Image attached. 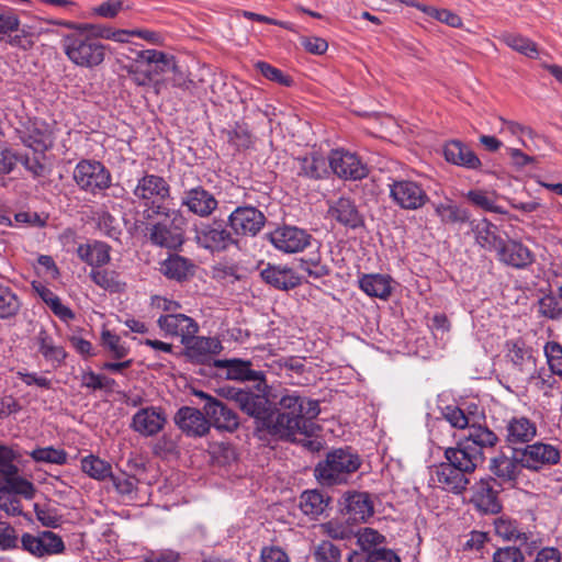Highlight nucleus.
Listing matches in <instances>:
<instances>
[{
  "label": "nucleus",
  "mask_w": 562,
  "mask_h": 562,
  "mask_svg": "<svg viewBox=\"0 0 562 562\" xmlns=\"http://www.w3.org/2000/svg\"><path fill=\"white\" fill-rule=\"evenodd\" d=\"M21 139L35 151H44L53 145L52 127L46 122L35 119L25 126Z\"/></svg>",
  "instance_id": "obj_26"
},
{
  "label": "nucleus",
  "mask_w": 562,
  "mask_h": 562,
  "mask_svg": "<svg viewBox=\"0 0 562 562\" xmlns=\"http://www.w3.org/2000/svg\"><path fill=\"white\" fill-rule=\"evenodd\" d=\"M2 486H5L9 492L20 494L27 499L33 498L35 493L34 485L26 479L20 476L19 472L5 480Z\"/></svg>",
  "instance_id": "obj_52"
},
{
  "label": "nucleus",
  "mask_w": 562,
  "mask_h": 562,
  "mask_svg": "<svg viewBox=\"0 0 562 562\" xmlns=\"http://www.w3.org/2000/svg\"><path fill=\"white\" fill-rule=\"evenodd\" d=\"M496 256L498 261L516 269H525L535 261L532 251L521 241L515 239L503 240Z\"/></svg>",
  "instance_id": "obj_20"
},
{
  "label": "nucleus",
  "mask_w": 562,
  "mask_h": 562,
  "mask_svg": "<svg viewBox=\"0 0 562 562\" xmlns=\"http://www.w3.org/2000/svg\"><path fill=\"white\" fill-rule=\"evenodd\" d=\"M90 278L97 285L110 292H121L125 288V283L120 281L115 271L92 269Z\"/></svg>",
  "instance_id": "obj_45"
},
{
  "label": "nucleus",
  "mask_w": 562,
  "mask_h": 562,
  "mask_svg": "<svg viewBox=\"0 0 562 562\" xmlns=\"http://www.w3.org/2000/svg\"><path fill=\"white\" fill-rule=\"evenodd\" d=\"M279 408L270 411L268 435L293 441L296 435L312 436V420L321 413L319 403L301 396L297 392H286L278 401Z\"/></svg>",
  "instance_id": "obj_1"
},
{
  "label": "nucleus",
  "mask_w": 562,
  "mask_h": 562,
  "mask_svg": "<svg viewBox=\"0 0 562 562\" xmlns=\"http://www.w3.org/2000/svg\"><path fill=\"white\" fill-rule=\"evenodd\" d=\"M36 291L41 299L49 306L52 312L59 317L61 321L67 322L75 318L74 312L66 305H64L60 299L48 288L40 286Z\"/></svg>",
  "instance_id": "obj_42"
},
{
  "label": "nucleus",
  "mask_w": 562,
  "mask_h": 562,
  "mask_svg": "<svg viewBox=\"0 0 562 562\" xmlns=\"http://www.w3.org/2000/svg\"><path fill=\"white\" fill-rule=\"evenodd\" d=\"M498 440L492 429L474 420L457 446L448 448V453L457 464L475 470L485 459L484 451L494 448Z\"/></svg>",
  "instance_id": "obj_3"
},
{
  "label": "nucleus",
  "mask_w": 562,
  "mask_h": 562,
  "mask_svg": "<svg viewBox=\"0 0 562 562\" xmlns=\"http://www.w3.org/2000/svg\"><path fill=\"white\" fill-rule=\"evenodd\" d=\"M187 356L194 362L204 363L223 349L221 341L214 337L193 336L188 345H184Z\"/></svg>",
  "instance_id": "obj_31"
},
{
  "label": "nucleus",
  "mask_w": 562,
  "mask_h": 562,
  "mask_svg": "<svg viewBox=\"0 0 562 562\" xmlns=\"http://www.w3.org/2000/svg\"><path fill=\"white\" fill-rule=\"evenodd\" d=\"M66 26L72 30L61 38V49L76 66L93 69L102 65L108 54L106 46L100 37H109L94 24L69 22Z\"/></svg>",
  "instance_id": "obj_2"
},
{
  "label": "nucleus",
  "mask_w": 562,
  "mask_h": 562,
  "mask_svg": "<svg viewBox=\"0 0 562 562\" xmlns=\"http://www.w3.org/2000/svg\"><path fill=\"white\" fill-rule=\"evenodd\" d=\"M538 313L548 319L562 318V302L557 292H550L538 301Z\"/></svg>",
  "instance_id": "obj_47"
},
{
  "label": "nucleus",
  "mask_w": 562,
  "mask_h": 562,
  "mask_svg": "<svg viewBox=\"0 0 562 562\" xmlns=\"http://www.w3.org/2000/svg\"><path fill=\"white\" fill-rule=\"evenodd\" d=\"M21 307L16 293L3 283H0V318L7 319L15 316Z\"/></svg>",
  "instance_id": "obj_44"
},
{
  "label": "nucleus",
  "mask_w": 562,
  "mask_h": 562,
  "mask_svg": "<svg viewBox=\"0 0 562 562\" xmlns=\"http://www.w3.org/2000/svg\"><path fill=\"white\" fill-rule=\"evenodd\" d=\"M494 529L496 535L505 540H517L521 537L517 522L507 517L496 518L494 521Z\"/></svg>",
  "instance_id": "obj_53"
},
{
  "label": "nucleus",
  "mask_w": 562,
  "mask_h": 562,
  "mask_svg": "<svg viewBox=\"0 0 562 562\" xmlns=\"http://www.w3.org/2000/svg\"><path fill=\"white\" fill-rule=\"evenodd\" d=\"M19 548L35 558L59 554L65 551V543L57 533L43 530L37 533L23 532Z\"/></svg>",
  "instance_id": "obj_8"
},
{
  "label": "nucleus",
  "mask_w": 562,
  "mask_h": 562,
  "mask_svg": "<svg viewBox=\"0 0 562 562\" xmlns=\"http://www.w3.org/2000/svg\"><path fill=\"white\" fill-rule=\"evenodd\" d=\"M359 286L369 296L382 300L392 293L391 278L384 274H364L359 280Z\"/></svg>",
  "instance_id": "obj_36"
},
{
  "label": "nucleus",
  "mask_w": 562,
  "mask_h": 562,
  "mask_svg": "<svg viewBox=\"0 0 562 562\" xmlns=\"http://www.w3.org/2000/svg\"><path fill=\"white\" fill-rule=\"evenodd\" d=\"M160 272L168 279L187 280L194 273V265L187 258L171 255L160 266Z\"/></svg>",
  "instance_id": "obj_35"
},
{
  "label": "nucleus",
  "mask_w": 562,
  "mask_h": 562,
  "mask_svg": "<svg viewBox=\"0 0 562 562\" xmlns=\"http://www.w3.org/2000/svg\"><path fill=\"white\" fill-rule=\"evenodd\" d=\"M493 479H482L473 486L471 502L482 513L497 514L502 509L497 492L493 487Z\"/></svg>",
  "instance_id": "obj_25"
},
{
  "label": "nucleus",
  "mask_w": 562,
  "mask_h": 562,
  "mask_svg": "<svg viewBox=\"0 0 562 562\" xmlns=\"http://www.w3.org/2000/svg\"><path fill=\"white\" fill-rule=\"evenodd\" d=\"M518 456V448H514L513 457L499 454L491 460V472L505 482L516 481L520 474V461Z\"/></svg>",
  "instance_id": "obj_33"
},
{
  "label": "nucleus",
  "mask_w": 562,
  "mask_h": 562,
  "mask_svg": "<svg viewBox=\"0 0 562 562\" xmlns=\"http://www.w3.org/2000/svg\"><path fill=\"white\" fill-rule=\"evenodd\" d=\"M537 435V427L527 417H513L506 425V442L515 448L531 441Z\"/></svg>",
  "instance_id": "obj_32"
},
{
  "label": "nucleus",
  "mask_w": 562,
  "mask_h": 562,
  "mask_svg": "<svg viewBox=\"0 0 562 562\" xmlns=\"http://www.w3.org/2000/svg\"><path fill=\"white\" fill-rule=\"evenodd\" d=\"M101 338L103 346L112 352L115 359H122L128 353V348L121 338L110 330H103Z\"/></svg>",
  "instance_id": "obj_57"
},
{
  "label": "nucleus",
  "mask_w": 562,
  "mask_h": 562,
  "mask_svg": "<svg viewBox=\"0 0 562 562\" xmlns=\"http://www.w3.org/2000/svg\"><path fill=\"white\" fill-rule=\"evenodd\" d=\"M133 193L138 200L144 201L145 205L156 207L170 196V186L160 176L145 175L138 180Z\"/></svg>",
  "instance_id": "obj_15"
},
{
  "label": "nucleus",
  "mask_w": 562,
  "mask_h": 562,
  "mask_svg": "<svg viewBox=\"0 0 562 562\" xmlns=\"http://www.w3.org/2000/svg\"><path fill=\"white\" fill-rule=\"evenodd\" d=\"M145 213H147L146 218L151 217L150 213L165 216L149 229V239L154 245L176 249L183 244L186 220L179 211L167 210L162 205H157L145 211Z\"/></svg>",
  "instance_id": "obj_5"
},
{
  "label": "nucleus",
  "mask_w": 562,
  "mask_h": 562,
  "mask_svg": "<svg viewBox=\"0 0 562 562\" xmlns=\"http://www.w3.org/2000/svg\"><path fill=\"white\" fill-rule=\"evenodd\" d=\"M328 215L339 224L356 229L363 226L364 221L353 201L348 198H339L329 203Z\"/></svg>",
  "instance_id": "obj_28"
},
{
  "label": "nucleus",
  "mask_w": 562,
  "mask_h": 562,
  "mask_svg": "<svg viewBox=\"0 0 562 562\" xmlns=\"http://www.w3.org/2000/svg\"><path fill=\"white\" fill-rule=\"evenodd\" d=\"M342 510L352 522H364L374 513L370 495L356 491L344 495Z\"/></svg>",
  "instance_id": "obj_24"
},
{
  "label": "nucleus",
  "mask_w": 562,
  "mask_h": 562,
  "mask_svg": "<svg viewBox=\"0 0 562 562\" xmlns=\"http://www.w3.org/2000/svg\"><path fill=\"white\" fill-rule=\"evenodd\" d=\"M507 357L510 361L517 366L520 370L531 367L535 364L533 358L529 350L520 347L518 344H514L508 350Z\"/></svg>",
  "instance_id": "obj_59"
},
{
  "label": "nucleus",
  "mask_w": 562,
  "mask_h": 562,
  "mask_svg": "<svg viewBox=\"0 0 562 562\" xmlns=\"http://www.w3.org/2000/svg\"><path fill=\"white\" fill-rule=\"evenodd\" d=\"M266 390L252 392L250 389H245L237 406L241 412L255 419L257 430L268 434L271 407L266 396Z\"/></svg>",
  "instance_id": "obj_11"
},
{
  "label": "nucleus",
  "mask_w": 562,
  "mask_h": 562,
  "mask_svg": "<svg viewBox=\"0 0 562 562\" xmlns=\"http://www.w3.org/2000/svg\"><path fill=\"white\" fill-rule=\"evenodd\" d=\"M446 463H440L432 472V480L443 490L461 494L467 490L470 481L467 474L475 470H467L463 465L457 464L448 453V448L445 451Z\"/></svg>",
  "instance_id": "obj_9"
},
{
  "label": "nucleus",
  "mask_w": 562,
  "mask_h": 562,
  "mask_svg": "<svg viewBox=\"0 0 562 562\" xmlns=\"http://www.w3.org/2000/svg\"><path fill=\"white\" fill-rule=\"evenodd\" d=\"M469 226L475 243L487 251H497L503 243L497 226L486 218L470 220Z\"/></svg>",
  "instance_id": "obj_27"
},
{
  "label": "nucleus",
  "mask_w": 562,
  "mask_h": 562,
  "mask_svg": "<svg viewBox=\"0 0 562 562\" xmlns=\"http://www.w3.org/2000/svg\"><path fill=\"white\" fill-rule=\"evenodd\" d=\"M265 224V214L249 205L236 207L228 216L229 227L239 236H256Z\"/></svg>",
  "instance_id": "obj_13"
},
{
  "label": "nucleus",
  "mask_w": 562,
  "mask_h": 562,
  "mask_svg": "<svg viewBox=\"0 0 562 562\" xmlns=\"http://www.w3.org/2000/svg\"><path fill=\"white\" fill-rule=\"evenodd\" d=\"M181 204L200 217H209L218 205L215 196L203 187L184 191Z\"/></svg>",
  "instance_id": "obj_23"
},
{
  "label": "nucleus",
  "mask_w": 562,
  "mask_h": 562,
  "mask_svg": "<svg viewBox=\"0 0 562 562\" xmlns=\"http://www.w3.org/2000/svg\"><path fill=\"white\" fill-rule=\"evenodd\" d=\"M443 155L448 162L467 168L480 169L482 162L476 154L460 140H449L443 146Z\"/></svg>",
  "instance_id": "obj_29"
},
{
  "label": "nucleus",
  "mask_w": 562,
  "mask_h": 562,
  "mask_svg": "<svg viewBox=\"0 0 562 562\" xmlns=\"http://www.w3.org/2000/svg\"><path fill=\"white\" fill-rule=\"evenodd\" d=\"M157 324L165 335L180 337L183 345H188L199 330L198 323L184 314L161 315Z\"/></svg>",
  "instance_id": "obj_19"
},
{
  "label": "nucleus",
  "mask_w": 562,
  "mask_h": 562,
  "mask_svg": "<svg viewBox=\"0 0 562 562\" xmlns=\"http://www.w3.org/2000/svg\"><path fill=\"white\" fill-rule=\"evenodd\" d=\"M194 239L200 247L212 252L224 251L236 244L233 234L220 221L195 227Z\"/></svg>",
  "instance_id": "obj_10"
},
{
  "label": "nucleus",
  "mask_w": 562,
  "mask_h": 562,
  "mask_svg": "<svg viewBox=\"0 0 562 562\" xmlns=\"http://www.w3.org/2000/svg\"><path fill=\"white\" fill-rule=\"evenodd\" d=\"M501 40L508 47L518 52L519 54H522L530 58H536L538 56L537 44L528 37L515 33H504L501 36Z\"/></svg>",
  "instance_id": "obj_43"
},
{
  "label": "nucleus",
  "mask_w": 562,
  "mask_h": 562,
  "mask_svg": "<svg viewBox=\"0 0 562 562\" xmlns=\"http://www.w3.org/2000/svg\"><path fill=\"white\" fill-rule=\"evenodd\" d=\"M299 175L311 178L319 179L327 173V160L317 154L299 157Z\"/></svg>",
  "instance_id": "obj_38"
},
{
  "label": "nucleus",
  "mask_w": 562,
  "mask_h": 562,
  "mask_svg": "<svg viewBox=\"0 0 562 562\" xmlns=\"http://www.w3.org/2000/svg\"><path fill=\"white\" fill-rule=\"evenodd\" d=\"M167 423V416L161 407L147 406L139 408L132 417L130 427L144 437L159 434Z\"/></svg>",
  "instance_id": "obj_17"
},
{
  "label": "nucleus",
  "mask_w": 562,
  "mask_h": 562,
  "mask_svg": "<svg viewBox=\"0 0 562 562\" xmlns=\"http://www.w3.org/2000/svg\"><path fill=\"white\" fill-rule=\"evenodd\" d=\"M214 367L226 369V378L229 380L257 382L256 390L259 392L268 387L265 374L250 369V361L241 359L214 360Z\"/></svg>",
  "instance_id": "obj_21"
},
{
  "label": "nucleus",
  "mask_w": 562,
  "mask_h": 562,
  "mask_svg": "<svg viewBox=\"0 0 562 562\" xmlns=\"http://www.w3.org/2000/svg\"><path fill=\"white\" fill-rule=\"evenodd\" d=\"M520 465L529 470H539L543 465L557 464L560 451L552 445L536 442L518 449Z\"/></svg>",
  "instance_id": "obj_16"
},
{
  "label": "nucleus",
  "mask_w": 562,
  "mask_h": 562,
  "mask_svg": "<svg viewBox=\"0 0 562 562\" xmlns=\"http://www.w3.org/2000/svg\"><path fill=\"white\" fill-rule=\"evenodd\" d=\"M176 425L188 436L202 437L210 430V422L198 408L183 406L175 415Z\"/></svg>",
  "instance_id": "obj_22"
},
{
  "label": "nucleus",
  "mask_w": 562,
  "mask_h": 562,
  "mask_svg": "<svg viewBox=\"0 0 562 562\" xmlns=\"http://www.w3.org/2000/svg\"><path fill=\"white\" fill-rule=\"evenodd\" d=\"M20 538L16 529L8 521L0 520V550L19 549Z\"/></svg>",
  "instance_id": "obj_51"
},
{
  "label": "nucleus",
  "mask_w": 562,
  "mask_h": 562,
  "mask_svg": "<svg viewBox=\"0 0 562 562\" xmlns=\"http://www.w3.org/2000/svg\"><path fill=\"white\" fill-rule=\"evenodd\" d=\"M385 540L384 536L371 528H364L358 533V544L368 553L378 549L376 546Z\"/></svg>",
  "instance_id": "obj_58"
},
{
  "label": "nucleus",
  "mask_w": 562,
  "mask_h": 562,
  "mask_svg": "<svg viewBox=\"0 0 562 562\" xmlns=\"http://www.w3.org/2000/svg\"><path fill=\"white\" fill-rule=\"evenodd\" d=\"M389 188L392 201L405 211L419 210L430 201L425 188L413 180H393Z\"/></svg>",
  "instance_id": "obj_7"
},
{
  "label": "nucleus",
  "mask_w": 562,
  "mask_h": 562,
  "mask_svg": "<svg viewBox=\"0 0 562 562\" xmlns=\"http://www.w3.org/2000/svg\"><path fill=\"white\" fill-rule=\"evenodd\" d=\"M328 164L336 176L346 180H360L369 173L367 165L356 154L342 149L333 150Z\"/></svg>",
  "instance_id": "obj_12"
},
{
  "label": "nucleus",
  "mask_w": 562,
  "mask_h": 562,
  "mask_svg": "<svg viewBox=\"0 0 562 562\" xmlns=\"http://www.w3.org/2000/svg\"><path fill=\"white\" fill-rule=\"evenodd\" d=\"M81 386L92 391L98 390H112L115 381L102 374H97L93 371H86L80 376Z\"/></svg>",
  "instance_id": "obj_50"
},
{
  "label": "nucleus",
  "mask_w": 562,
  "mask_h": 562,
  "mask_svg": "<svg viewBox=\"0 0 562 562\" xmlns=\"http://www.w3.org/2000/svg\"><path fill=\"white\" fill-rule=\"evenodd\" d=\"M111 247L103 241H93L91 244H82L77 248L78 257L87 265L99 268L109 263Z\"/></svg>",
  "instance_id": "obj_34"
},
{
  "label": "nucleus",
  "mask_w": 562,
  "mask_h": 562,
  "mask_svg": "<svg viewBox=\"0 0 562 562\" xmlns=\"http://www.w3.org/2000/svg\"><path fill=\"white\" fill-rule=\"evenodd\" d=\"M256 68L263 77L282 86L289 87L292 82L289 76H285L280 69L271 66L266 61H258L256 64Z\"/></svg>",
  "instance_id": "obj_60"
},
{
  "label": "nucleus",
  "mask_w": 562,
  "mask_h": 562,
  "mask_svg": "<svg viewBox=\"0 0 562 562\" xmlns=\"http://www.w3.org/2000/svg\"><path fill=\"white\" fill-rule=\"evenodd\" d=\"M360 465L361 459L351 448L334 449L316 465L315 476L323 485L342 484Z\"/></svg>",
  "instance_id": "obj_4"
},
{
  "label": "nucleus",
  "mask_w": 562,
  "mask_h": 562,
  "mask_svg": "<svg viewBox=\"0 0 562 562\" xmlns=\"http://www.w3.org/2000/svg\"><path fill=\"white\" fill-rule=\"evenodd\" d=\"M423 12L451 27L462 26V19L448 9H438L427 5V8H423Z\"/></svg>",
  "instance_id": "obj_55"
},
{
  "label": "nucleus",
  "mask_w": 562,
  "mask_h": 562,
  "mask_svg": "<svg viewBox=\"0 0 562 562\" xmlns=\"http://www.w3.org/2000/svg\"><path fill=\"white\" fill-rule=\"evenodd\" d=\"M327 505L328 498L316 490L305 491L300 497V508L308 516H318L323 514Z\"/></svg>",
  "instance_id": "obj_40"
},
{
  "label": "nucleus",
  "mask_w": 562,
  "mask_h": 562,
  "mask_svg": "<svg viewBox=\"0 0 562 562\" xmlns=\"http://www.w3.org/2000/svg\"><path fill=\"white\" fill-rule=\"evenodd\" d=\"M522 552L516 547H505L495 551L493 562H524Z\"/></svg>",
  "instance_id": "obj_63"
},
{
  "label": "nucleus",
  "mask_w": 562,
  "mask_h": 562,
  "mask_svg": "<svg viewBox=\"0 0 562 562\" xmlns=\"http://www.w3.org/2000/svg\"><path fill=\"white\" fill-rule=\"evenodd\" d=\"M263 281L279 290L294 289L301 284V279L295 272L285 266L268 265L267 268L260 272Z\"/></svg>",
  "instance_id": "obj_30"
},
{
  "label": "nucleus",
  "mask_w": 562,
  "mask_h": 562,
  "mask_svg": "<svg viewBox=\"0 0 562 562\" xmlns=\"http://www.w3.org/2000/svg\"><path fill=\"white\" fill-rule=\"evenodd\" d=\"M546 355L550 370L562 376V347L558 342H551L546 346Z\"/></svg>",
  "instance_id": "obj_61"
},
{
  "label": "nucleus",
  "mask_w": 562,
  "mask_h": 562,
  "mask_svg": "<svg viewBox=\"0 0 562 562\" xmlns=\"http://www.w3.org/2000/svg\"><path fill=\"white\" fill-rule=\"evenodd\" d=\"M126 70L137 86H148L153 80L151 66L147 65L146 68H143L142 65L132 63Z\"/></svg>",
  "instance_id": "obj_62"
},
{
  "label": "nucleus",
  "mask_w": 562,
  "mask_h": 562,
  "mask_svg": "<svg viewBox=\"0 0 562 562\" xmlns=\"http://www.w3.org/2000/svg\"><path fill=\"white\" fill-rule=\"evenodd\" d=\"M76 184L88 193L97 194L111 186V173L100 162L83 159L79 161L72 173Z\"/></svg>",
  "instance_id": "obj_6"
},
{
  "label": "nucleus",
  "mask_w": 562,
  "mask_h": 562,
  "mask_svg": "<svg viewBox=\"0 0 562 562\" xmlns=\"http://www.w3.org/2000/svg\"><path fill=\"white\" fill-rule=\"evenodd\" d=\"M228 140L237 148H248L252 144V135L245 123H236L228 131Z\"/></svg>",
  "instance_id": "obj_54"
},
{
  "label": "nucleus",
  "mask_w": 562,
  "mask_h": 562,
  "mask_svg": "<svg viewBox=\"0 0 562 562\" xmlns=\"http://www.w3.org/2000/svg\"><path fill=\"white\" fill-rule=\"evenodd\" d=\"M268 238L280 251L294 254L304 250L310 245L312 236L302 228L284 225L272 231Z\"/></svg>",
  "instance_id": "obj_14"
},
{
  "label": "nucleus",
  "mask_w": 562,
  "mask_h": 562,
  "mask_svg": "<svg viewBox=\"0 0 562 562\" xmlns=\"http://www.w3.org/2000/svg\"><path fill=\"white\" fill-rule=\"evenodd\" d=\"M198 395L206 401L204 412L215 428L229 432L238 428L239 418L232 408L203 392H200Z\"/></svg>",
  "instance_id": "obj_18"
},
{
  "label": "nucleus",
  "mask_w": 562,
  "mask_h": 562,
  "mask_svg": "<svg viewBox=\"0 0 562 562\" xmlns=\"http://www.w3.org/2000/svg\"><path fill=\"white\" fill-rule=\"evenodd\" d=\"M341 558L340 550L330 541H322L314 550L316 562H339Z\"/></svg>",
  "instance_id": "obj_56"
},
{
  "label": "nucleus",
  "mask_w": 562,
  "mask_h": 562,
  "mask_svg": "<svg viewBox=\"0 0 562 562\" xmlns=\"http://www.w3.org/2000/svg\"><path fill=\"white\" fill-rule=\"evenodd\" d=\"M30 456L36 462L58 465L65 464L67 462V452L64 449H56L54 447L34 449L32 452H30Z\"/></svg>",
  "instance_id": "obj_48"
},
{
  "label": "nucleus",
  "mask_w": 562,
  "mask_h": 562,
  "mask_svg": "<svg viewBox=\"0 0 562 562\" xmlns=\"http://www.w3.org/2000/svg\"><path fill=\"white\" fill-rule=\"evenodd\" d=\"M36 342L38 345V351L42 356L52 362L61 363L67 353L61 346L54 344L52 336L45 330L41 329L36 336Z\"/></svg>",
  "instance_id": "obj_39"
},
{
  "label": "nucleus",
  "mask_w": 562,
  "mask_h": 562,
  "mask_svg": "<svg viewBox=\"0 0 562 562\" xmlns=\"http://www.w3.org/2000/svg\"><path fill=\"white\" fill-rule=\"evenodd\" d=\"M81 470L88 476L98 481H104L112 474L111 464L93 454L82 458Z\"/></svg>",
  "instance_id": "obj_41"
},
{
  "label": "nucleus",
  "mask_w": 562,
  "mask_h": 562,
  "mask_svg": "<svg viewBox=\"0 0 562 562\" xmlns=\"http://www.w3.org/2000/svg\"><path fill=\"white\" fill-rule=\"evenodd\" d=\"M445 419L454 428L468 429L475 420L473 416L465 415L464 412L454 405H448L442 409Z\"/></svg>",
  "instance_id": "obj_49"
},
{
  "label": "nucleus",
  "mask_w": 562,
  "mask_h": 562,
  "mask_svg": "<svg viewBox=\"0 0 562 562\" xmlns=\"http://www.w3.org/2000/svg\"><path fill=\"white\" fill-rule=\"evenodd\" d=\"M18 453L10 447L0 443V487L4 481L19 472L15 464Z\"/></svg>",
  "instance_id": "obj_46"
},
{
  "label": "nucleus",
  "mask_w": 562,
  "mask_h": 562,
  "mask_svg": "<svg viewBox=\"0 0 562 562\" xmlns=\"http://www.w3.org/2000/svg\"><path fill=\"white\" fill-rule=\"evenodd\" d=\"M435 214L440 218L442 224H457L470 222L468 210L460 207L450 200L440 203H434Z\"/></svg>",
  "instance_id": "obj_37"
},
{
  "label": "nucleus",
  "mask_w": 562,
  "mask_h": 562,
  "mask_svg": "<svg viewBox=\"0 0 562 562\" xmlns=\"http://www.w3.org/2000/svg\"><path fill=\"white\" fill-rule=\"evenodd\" d=\"M366 562H401V559L393 550L379 548L367 554Z\"/></svg>",
  "instance_id": "obj_64"
}]
</instances>
